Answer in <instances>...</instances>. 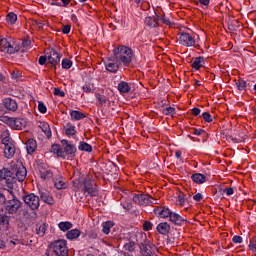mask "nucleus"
<instances>
[{"instance_id": "nucleus-1", "label": "nucleus", "mask_w": 256, "mask_h": 256, "mask_svg": "<svg viewBox=\"0 0 256 256\" xmlns=\"http://www.w3.org/2000/svg\"><path fill=\"white\" fill-rule=\"evenodd\" d=\"M113 54L123 67H129L133 61V57H135L133 49L123 45L115 48Z\"/></svg>"}, {"instance_id": "nucleus-2", "label": "nucleus", "mask_w": 256, "mask_h": 256, "mask_svg": "<svg viewBox=\"0 0 256 256\" xmlns=\"http://www.w3.org/2000/svg\"><path fill=\"white\" fill-rule=\"evenodd\" d=\"M46 256H69V249H67V241L56 240L52 242L46 250Z\"/></svg>"}, {"instance_id": "nucleus-3", "label": "nucleus", "mask_w": 256, "mask_h": 256, "mask_svg": "<svg viewBox=\"0 0 256 256\" xmlns=\"http://www.w3.org/2000/svg\"><path fill=\"white\" fill-rule=\"evenodd\" d=\"M11 198L6 199L4 203V211L8 215H17L19 211L21 210V207H23V202L19 200L17 197H15V194L12 192Z\"/></svg>"}, {"instance_id": "nucleus-4", "label": "nucleus", "mask_w": 256, "mask_h": 256, "mask_svg": "<svg viewBox=\"0 0 256 256\" xmlns=\"http://www.w3.org/2000/svg\"><path fill=\"white\" fill-rule=\"evenodd\" d=\"M0 181H5L6 191H8V193L13 194V189L15 188V176H13V172H11V170L7 168L1 169Z\"/></svg>"}, {"instance_id": "nucleus-5", "label": "nucleus", "mask_w": 256, "mask_h": 256, "mask_svg": "<svg viewBox=\"0 0 256 256\" xmlns=\"http://www.w3.org/2000/svg\"><path fill=\"white\" fill-rule=\"evenodd\" d=\"M2 121L6 123V125H9L11 129H15L17 131H21L22 129H25L27 127V120L24 118H11V117H3Z\"/></svg>"}, {"instance_id": "nucleus-6", "label": "nucleus", "mask_w": 256, "mask_h": 256, "mask_svg": "<svg viewBox=\"0 0 256 256\" xmlns=\"http://www.w3.org/2000/svg\"><path fill=\"white\" fill-rule=\"evenodd\" d=\"M132 201H134L136 205H157V199H154L149 194H134Z\"/></svg>"}, {"instance_id": "nucleus-7", "label": "nucleus", "mask_w": 256, "mask_h": 256, "mask_svg": "<svg viewBox=\"0 0 256 256\" xmlns=\"http://www.w3.org/2000/svg\"><path fill=\"white\" fill-rule=\"evenodd\" d=\"M23 201L25 205H27V207L32 209V211L39 209V205H40L39 196L31 193L26 196H23Z\"/></svg>"}, {"instance_id": "nucleus-8", "label": "nucleus", "mask_w": 256, "mask_h": 256, "mask_svg": "<svg viewBox=\"0 0 256 256\" xmlns=\"http://www.w3.org/2000/svg\"><path fill=\"white\" fill-rule=\"evenodd\" d=\"M37 169L39 171L40 178L43 179V181L53 179V171H51V168H49V165L46 163L39 162Z\"/></svg>"}, {"instance_id": "nucleus-9", "label": "nucleus", "mask_w": 256, "mask_h": 256, "mask_svg": "<svg viewBox=\"0 0 256 256\" xmlns=\"http://www.w3.org/2000/svg\"><path fill=\"white\" fill-rule=\"evenodd\" d=\"M178 35V41L180 45H183L184 47H195V36H192L187 32H181Z\"/></svg>"}, {"instance_id": "nucleus-10", "label": "nucleus", "mask_w": 256, "mask_h": 256, "mask_svg": "<svg viewBox=\"0 0 256 256\" xmlns=\"http://www.w3.org/2000/svg\"><path fill=\"white\" fill-rule=\"evenodd\" d=\"M140 253L142 256H153V243L144 238V240L138 243Z\"/></svg>"}, {"instance_id": "nucleus-11", "label": "nucleus", "mask_w": 256, "mask_h": 256, "mask_svg": "<svg viewBox=\"0 0 256 256\" xmlns=\"http://www.w3.org/2000/svg\"><path fill=\"white\" fill-rule=\"evenodd\" d=\"M0 47L2 51H4V53H8V55H13L19 51V46L11 45L9 40H7L6 38H2L0 40Z\"/></svg>"}, {"instance_id": "nucleus-12", "label": "nucleus", "mask_w": 256, "mask_h": 256, "mask_svg": "<svg viewBox=\"0 0 256 256\" xmlns=\"http://www.w3.org/2000/svg\"><path fill=\"white\" fill-rule=\"evenodd\" d=\"M121 65L120 61L115 56H112L106 62L105 67L110 73H117Z\"/></svg>"}, {"instance_id": "nucleus-13", "label": "nucleus", "mask_w": 256, "mask_h": 256, "mask_svg": "<svg viewBox=\"0 0 256 256\" xmlns=\"http://www.w3.org/2000/svg\"><path fill=\"white\" fill-rule=\"evenodd\" d=\"M47 59H48V62L51 63V65H54V67H55V66L59 65V63H61V54H59L55 50H51L47 54Z\"/></svg>"}, {"instance_id": "nucleus-14", "label": "nucleus", "mask_w": 256, "mask_h": 256, "mask_svg": "<svg viewBox=\"0 0 256 256\" xmlns=\"http://www.w3.org/2000/svg\"><path fill=\"white\" fill-rule=\"evenodd\" d=\"M144 23L147 27H150V29L159 27V15L155 13V16L146 17Z\"/></svg>"}, {"instance_id": "nucleus-15", "label": "nucleus", "mask_w": 256, "mask_h": 256, "mask_svg": "<svg viewBox=\"0 0 256 256\" xmlns=\"http://www.w3.org/2000/svg\"><path fill=\"white\" fill-rule=\"evenodd\" d=\"M173 212H171V210H169V208H165V207H161V206H157L154 209V214L157 215L158 217H161L162 219H167V217H171Z\"/></svg>"}, {"instance_id": "nucleus-16", "label": "nucleus", "mask_w": 256, "mask_h": 256, "mask_svg": "<svg viewBox=\"0 0 256 256\" xmlns=\"http://www.w3.org/2000/svg\"><path fill=\"white\" fill-rule=\"evenodd\" d=\"M40 199L44 203H47V205H55V200L53 199V196L49 191L47 190H40L39 191Z\"/></svg>"}, {"instance_id": "nucleus-17", "label": "nucleus", "mask_w": 256, "mask_h": 256, "mask_svg": "<svg viewBox=\"0 0 256 256\" xmlns=\"http://www.w3.org/2000/svg\"><path fill=\"white\" fill-rule=\"evenodd\" d=\"M170 221L171 223H173L174 225H178L179 227H181V225H187V219L183 218L181 215L172 212V214L170 215Z\"/></svg>"}, {"instance_id": "nucleus-18", "label": "nucleus", "mask_w": 256, "mask_h": 256, "mask_svg": "<svg viewBox=\"0 0 256 256\" xmlns=\"http://www.w3.org/2000/svg\"><path fill=\"white\" fill-rule=\"evenodd\" d=\"M3 105L8 111H16L18 109L17 101L12 98H5L3 100Z\"/></svg>"}, {"instance_id": "nucleus-19", "label": "nucleus", "mask_w": 256, "mask_h": 256, "mask_svg": "<svg viewBox=\"0 0 256 256\" xmlns=\"http://www.w3.org/2000/svg\"><path fill=\"white\" fill-rule=\"evenodd\" d=\"M1 139H2V145H4L5 147L15 145V141H13V138H11L9 131L2 132Z\"/></svg>"}, {"instance_id": "nucleus-20", "label": "nucleus", "mask_w": 256, "mask_h": 256, "mask_svg": "<svg viewBox=\"0 0 256 256\" xmlns=\"http://www.w3.org/2000/svg\"><path fill=\"white\" fill-rule=\"evenodd\" d=\"M26 177H27V169L25 167L18 168L16 171V177H14L15 183H17V181H19V183H23Z\"/></svg>"}, {"instance_id": "nucleus-21", "label": "nucleus", "mask_w": 256, "mask_h": 256, "mask_svg": "<svg viewBox=\"0 0 256 256\" xmlns=\"http://www.w3.org/2000/svg\"><path fill=\"white\" fill-rule=\"evenodd\" d=\"M26 150L28 155H33L34 151H37V141L33 138H30L26 142Z\"/></svg>"}, {"instance_id": "nucleus-22", "label": "nucleus", "mask_w": 256, "mask_h": 256, "mask_svg": "<svg viewBox=\"0 0 256 256\" xmlns=\"http://www.w3.org/2000/svg\"><path fill=\"white\" fill-rule=\"evenodd\" d=\"M35 231L38 237H45V233H47V224L38 222L36 224Z\"/></svg>"}, {"instance_id": "nucleus-23", "label": "nucleus", "mask_w": 256, "mask_h": 256, "mask_svg": "<svg viewBox=\"0 0 256 256\" xmlns=\"http://www.w3.org/2000/svg\"><path fill=\"white\" fill-rule=\"evenodd\" d=\"M156 229L160 235H168L169 231H171V226L167 222H162L158 224Z\"/></svg>"}, {"instance_id": "nucleus-24", "label": "nucleus", "mask_w": 256, "mask_h": 256, "mask_svg": "<svg viewBox=\"0 0 256 256\" xmlns=\"http://www.w3.org/2000/svg\"><path fill=\"white\" fill-rule=\"evenodd\" d=\"M4 157L6 159H13V157H15V144H12L10 146H5Z\"/></svg>"}, {"instance_id": "nucleus-25", "label": "nucleus", "mask_w": 256, "mask_h": 256, "mask_svg": "<svg viewBox=\"0 0 256 256\" xmlns=\"http://www.w3.org/2000/svg\"><path fill=\"white\" fill-rule=\"evenodd\" d=\"M203 65H205V58L202 56L196 57L192 62V68L195 69V71H199Z\"/></svg>"}, {"instance_id": "nucleus-26", "label": "nucleus", "mask_w": 256, "mask_h": 256, "mask_svg": "<svg viewBox=\"0 0 256 256\" xmlns=\"http://www.w3.org/2000/svg\"><path fill=\"white\" fill-rule=\"evenodd\" d=\"M191 179L194 183L201 185L207 181V177L201 173H196L191 176Z\"/></svg>"}, {"instance_id": "nucleus-27", "label": "nucleus", "mask_w": 256, "mask_h": 256, "mask_svg": "<svg viewBox=\"0 0 256 256\" xmlns=\"http://www.w3.org/2000/svg\"><path fill=\"white\" fill-rule=\"evenodd\" d=\"M39 127L43 131V133L46 135L47 139H51L52 133H51V127L49 126V123L41 122Z\"/></svg>"}, {"instance_id": "nucleus-28", "label": "nucleus", "mask_w": 256, "mask_h": 256, "mask_svg": "<svg viewBox=\"0 0 256 256\" xmlns=\"http://www.w3.org/2000/svg\"><path fill=\"white\" fill-rule=\"evenodd\" d=\"M54 187H56L58 190L66 189L67 184L65 183V179L63 177L58 176V178L54 179Z\"/></svg>"}, {"instance_id": "nucleus-29", "label": "nucleus", "mask_w": 256, "mask_h": 256, "mask_svg": "<svg viewBox=\"0 0 256 256\" xmlns=\"http://www.w3.org/2000/svg\"><path fill=\"white\" fill-rule=\"evenodd\" d=\"M118 91L121 94H127L129 93V91H131V86H129V83L125 82V81H121L118 84Z\"/></svg>"}, {"instance_id": "nucleus-30", "label": "nucleus", "mask_w": 256, "mask_h": 256, "mask_svg": "<svg viewBox=\"0 0 256 256\" xmlns=\"http://www.w3.org/2000/svg\"><path fill=\"white\" fill-rule=\"evenodd\" d=\"M70 117L72 121H81V119H85V114L81 111L72 110L70 112Z\"/></svg>"}, {"instance_id": "nucleus-31", "label": "nucleus", "mask_w": 256, "mask_h": 256, "mask_svg": "<svg viewBox=\"0 0 256 256\" xmlns=\"http://www.w3.org/2000/svg\"><path fill=\"white\" fill-rule=\"evenodd\" d=\"M65 133L68 137H73V135H75L77 133V130L75 129V126L73 124H71L70 122H68L65 126Z\"/></svg>"}, {"instance_id": "nucleus-32", "label": "nucleus", "mask_w": 256, "mask_h": 256, "mask_svg": "<svg viewBox=\"0 0 256 256\" xmlns=\"http://www.w3.org/2000/svg\"><path fill=\"white\" fill-rule=\"evenodd\" d=\"M51 153H54L55 155H57V157H62L63 159H65V155H63V149H61V146L59 144H53L51 146Z\"/></svg>"}, {"instance_id": "nucleus-33", "label": "nucleus", "mask_w": 256, "mask_h": 256, "mask_svg": "<svg viewBox=\"0 0 256 256\" xmlns=\"http://www.w3.org/2000/svg\"><path fill=\"white\" fill-rule=\"evenodd\" d=\"M63 153H66V155H72V157H74L75 153H77V147H75V144H67V146H64Z\"/></svg>"}, {"instance_id": "nucleus-34", "label": "nucleus", "mask_w": 256, "mask_h": 256, "mask_svg": "<svg viewBox=\"0 0 256 256\" xmlns=\"http://www.w3.org/2000/svg\"><path fill=\"white\" fill-rule=\"evenodd\" d=\"M79 235H81V231L79 229H72L66 233V237L73 241L74 239H78Z\"/></svg>"}, {"instance_id": "nucleus-35", "label": "nucleus", "mask_w": 256, "mask_h": 256, "mask_svg": "<svg viewBox=\"0 0 256 256\" xmlns=\"http://www.w3.org/2000/svg\"><path fill=\"white\" fill-rule=\"evenodd\" d=\"M78 149L79 151H86V153H91L93 151V146L87 142L80 141Z\"/></svg>"}, {"instance_id": "nucleus-36", "label": "nucleus", "mask_w": 256, "mask_h": 256, "mask_svg": "<svg viewBox=\"0 0 256 256\" xmlns=\"http://www.w3.org/2000/svg\"><path fill=\"white\" fill-rule=\"evenodd\" d=\"M113 222L112 221H107V222H104L102 224V232L105 234V235H109V233H111V229L113 227Z\"/></svg>"}, {"instance_id": "nucleus-37", "label": "nucleus", "mask_w": 256, "mask_h": 256, "mask_svg": "<svg viewBox=\"0 0 256 256\" xmlns=\"http://www.w3.org/2000/svg\"><path fill=\"white\" fill-rule=\"evenodd\" d=\"M58 227L60 231H69V229H73V223L66 221V222H60L58 224Z\"/></svg>"}, {"instance_id": "nucleus-38", "label": "nucleus", "mask_w": 256, "mask_h": 256, "mask_svg": "<svg viewBox=\"0 0 256 256\" xmlns=\"http://www.w3.org/2000/svg\"><path fill=\"white\" fill-rule=\"evenodd\" d=\"M6 21L8 23H11V25H15V23H17V14H15L14 12L8 13L6 16Z\"/></svg>"}, {"instance_id": "nucleus-39", "label": "nucleus", "mask_w": 256, "mask_h": 256, "mask_svg": "<svg viewBox=\"0 0 256 256\" xmlns=\"http://www.w3.org/2000/svg\"><path fill=\"white\" fill-rule=\"evenodd\" d=\"M236 87L239 91H245V89H247V82H245L243 79H240L236 82Z\"/></svg>"}, {"instance_id": "nucleus-40", "label": "nucleus", "mask_w": 256, "mask_h": 256, "mask_svg": "<svg viewBox=\"0 0 256 256\" xmlns=\"http://www.w3.org/2000/svg\"><path fill=\"white\" fill-rule=\"evenodd\" d=\"M135 245L136 244L134 241H130L124 245V249L125 251H129L130 253H133V251H135Z\"/></svg>"}, {"instance_id": "nucleus-41", "label": "nucleus", "mask_w": 256, "mask_h": 256, "mask_svg": "<svg viewBox=\"0 0 256 256\" xmlns=\"http://www.w3.org/2000/svg\"><path fill=\"white\" fill-rule=\"evenodd\" d=\"M73 67V62L67 58L62 60V69H71Z\"/></svg>"}, {"instance_id": "nucleus-42", "label": "nucleus", "mask_w": 256, "mask_h": 256, "mask_svg": "<svg viewBox=\"0 0 256 256\" xmlns=\"http://www.w3.org/2000/svg\"><path fill=\"white\" fill-rule=\"evenodd\" d=\"M96 99H97L99 105H105V103H107V101H109V99H107L106 96H103L99 93L96 94Z\"/></svg>"}, {"instance_id": "nucleus-43", "label": "nucleus", "mask_w": 256, "mask_h": 256, "mask_svg": "<svg viewBox=\"0 0 256 256\" xmlns=\"http://www.w3.org/2000/svg\"><path fill=\"white\" fill-rule=\"evenodd\" d=\"M202 117H203L204 121H206V123H213V116H211V114L209 112H204L202 114Z\"/></svg>"}, {"instance_id": "nucleus-44", "label": "nucleus", "mask_w": 256, "mask_h": 256, "mask_svg": "<svg viewBox=\"0 0 256 256\" xmlns=\"http://www.w3.org/2000/svg\"><path fill=\"white\" fill-rule=\"evenodd\" d=\"M177 203H178V205H180L181 207H183V205H185V203H187L186 200H185V198L183 197V192H180V193L178 194V196H177Z\"/></svg>"}, {"instance_id": "nucleus-45", "label": "nucleus", "mask_w": 256, "mask_h": 256, "mask_svg": "<svg viewBox=\"0 0 256 256\" xmlns=\"http://www.w3.org/2000/svg\"><path fill=\"white\" fill-rule=\"evenodd\" d=\"M164 115H175V108L174 107H167L163 109Z\"/></svg>"}, {"instance_id": "nucleus-46", "label": "nucleus", "mask_w": 256, "mask_h": 256, "mask_svg": "<svg viewBox=\"0 0 256 256\" xmlns=\"http://www.w3.org/2000/svg\"><path fill=\"white\" fill-rule=\"evenodd\" d=\"M153 229V223H151L150 221H145L143 223V230L144 231H151Z\"/></svg>"}, {"instance_id": "nucleus-47", "label": "nucleus", "mask_w": 256, "mask_h": 256, "mask_svg": "<svg viewBox=\"0 0 256 256\" xmlns=\"http://www.w3.org/2000/svg\"><path fill=\"white\" fill-rule=\"evenodd\" d=\"M160 21H162V23H164V25H168V27H171V25H175V23L171 22V19H169L168 17H162L159 18Z\"/></svg>"}, {"instance_id": "nucleus-48", "label": "nucleus", "mask_w": 256, "mask_h": 256, "mask_svg": "<svg viewBox=\"0 0 256 256\" xmlns=\"http://www.w3.org/2000/svg\"><path fill=\"white\" fill-rule=\"evenodd\" d=\"M86 193H88V195H90L91 197H97L98 195L97 188L95 187L88 188V190H86Z\"/></svg>"}, {"instance_id": "nucleus-49", "label": "nucleus", "mask_w": 256, "mask_h": 256, "mask_svg": "<svg viewBox=\"0 0 256 256\" xmlns=\"http://www.w3.org/2000/svg\"><path fill=\"white\" fill-rule=\"evenodd\" d=\"M249 249L250 251H253V253H256V238L250 240Z\"/></svg>"}, {"instance_id": "nucleus-50", "label": "nucleus", "mask_w": 256, "mask_h": 256, "mask_svg": "<svg viewBox=\"0 0 256 256\" xmlns=\"http://www.w3.org/2000/svg\"><path fill=\"white\" fill-rule=\"evenodd\" d=\"M122 207L125 209V211H131V209H133V204H131L129 201H125L122 203Z\"/></svg>"}, {"instance_id": "nucleus-51", "label": "nucleus", "mask_w": 256, "mask_h": 256, "mask_svg": "<svg viewBox=\"0 0 256 256\" xmlns=\"http://www.w3.org/2000/svg\"><path fill=\"white\" fill-rule=\"evenodd\" d=\"M38 111L40 113H47V106H45V104L43 102H39Z\"/></svg>"}, {"instance_id": "nucleus-52", "label": "nucleus", "mask_w": 256, "mask_h": 256, "mask_svg": "<svg viewBox=\"0 0 256 256\" xmlns=\"http://www.w3.org/2000/svg\"><path fill=\"white\" fill-rule=\"evenodd\" d=\"M54 95H56V97H65V92L59 88H54Z\"/></svg>"}, {"instance_id": "nucleus-53", "label": "nucleus", "mask_w": 256, "mask_h": 256, "mask_svg": "<svg viewBox=\"0 0 256 256\" xmlns=\"http://www.w3.org/2000/svg\"><path fill=\"white\" fill-rule=\"evenodd\" d=\"M12 79H21V73L19 70H14L11 72Z\"/></svg>"}, {"instance_id": "nucleus-54", "label": "nucleus", "mask_w": 256, "mask_h": 256, "mask_svg": "<svg viewBox=\"0 0 256 256\" xmlns=\"http://www.w3.org/2000/svg\"><path fill=\"white\" fill-rule=\"evenodd\" d=\"M7 242H8V245L10 246L13 245V247H15V245H19L20 243L19 239L17 238L10 239Z\"/></svg>"}, {"instance_id": "nucleus-55", "label": "nucleus", "mask_w": 256, "mask_h": 256, "mask_svg": "<svg viewBox=\"0 0 256 256\" xmlns=\"http://www.w3.org/2000/svg\"><path fill=\"white\" fill-rule=\"evenodd\" d=\"M62 33H64V35H69V33H71V26L70 25L63 26Z\"/></svg>"}, {"instance_id": "nucleus-56", "label": "nucleus", "mask_w": 256, "mask_h": 256, "mask_svg": "<svg viewBox=\"0 0 256 256\" xmlns=\"http://www.w3.org/2000/svg\"><path fill=\"white\" fill-rule=\"evenodd\" d=\"M223 193H225L227 197H230V195H233V193H235V190L233 188H225L223 190Z\"/></svg>"}, {"instance_id": "nucleus-57", "label": "nucleus", "mask_w": 256, "mask_h": 256, "mask_svg": "<svg viewBox=\"0 0 256 256\" xmlns=\"http://www.w3.org/2000/svg\"><path fill=\"white\" fill-rule=\"evenodd\" d=\"M0 222L3 223V225H9V216L7 215L1 216Z\"/></svg>"}, {"instance_id": "nucleus-58", "label": "nucleus", "mask_w": 256, "mask_h": 256, "mask_svg": "<svg viewBox=\"0 0 256 256\" xmlns=\"http://www.w3.org/2000/svg\"><path fill=\"white\" fill-rule=\"evenodd\" d=\"M232 241L233 243H243V238L239 235H235L233 238H232Z\"/></svg>"}, {"instance_id": "nucleus-59", "label": "nucleus", "mask_w": 256, "mask_h": 256, "mask_svg": "<svg viewBox=\"0 0 256 256\" xmlns=\"http://www.w3.org/2000/svg\"><path fill=\"white\" fill-rule=\"evenodd\" d=\"M47 61H48L47 56H40L38 59L39 65H45V63H47Z\"/></svg>"}, {"instance_id": "nucleus-60", "label": "nucleus", "mask_w": 256, "mask_h": 256, "mask_svg": "<svg viewBox=\"0 0 256 256\" xmlns=\"http://www.w3.org/2000/svg\"><path fill=\"white\" fill-rule=\"evenodd\" d=\"M93 188V184H91L90 181H85L84 182V191H89V189Z\"/></svg>"}, {"instance_id": "nucleus-61", "label": "nucleus", "mask_w": 256, "mask_h": 256, "mask_svg": "<svg viewBox=\"0 0 256 256\" xmlns=\"http://www.w3.org/2000/svg\"><path fill=\"white\" fill-rule=\"evenodd\" d=\"M84 93H91L92 89H91V85L86 84L82 87Z\"/></svg>"}, {"instance_id": "nucleus-62", "label": "nucleus", "mask_w": 256, "mask_h": 256, "mask_svg": "<svg viewBox=\"0 0 256 256\" xmlns=\"http://www.w3.org/2000/svg\"><path fill=\"white\" fill-rule=\"evenodd\" d=\"M203 133H205V130H202V129H193V132L192 134L193 135H203Z\"/></svg>"}, {"instance_id": "nucleus-63", "label": "nucleus", "mask_w": 256, "mask_h": 256, "mask_svg": "<svg viewBox=\"0 0 256 256\" xmlns=\"http://www.w3.org/2000/svg\"><path fill=\"white\" fill-rule=\"evenodd\" d=\"M194 201H201L203 199V195L201 193H197L193 196Z\"/></svg>"}, {"instance_id": "nucleus-64", "label": "nucleus", "mask_w": 256, "mask_h": 256, "mask_svg": "<svg viewBox=\"0 0 256 256\" xmlns=\"http://www.w3.org/2000/svg\"><path fill=\"white\" fill-rule=\"evenodd\" d=\"M29 45H31V40L26 39L22 41V46L23 47H29Z\"/></svg>"}]
</instances>
